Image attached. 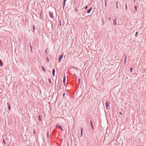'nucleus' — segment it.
Wrapping results in <instances>:
<instances>
[{
  "label": "nucleus",
  "instance_id": "obj_1",
  "mask_svg": "<svg viewBox=\"0 0 146 146\" xmlns=\"http://www.w3.org/2000/svg\"><path fill=\"white\" fill-rule=\"evenodd\" d=\"M81 87H82V86L81 85V84H80V85H79L78 86V88L77 89H78L79 87L80 88V89H79L78 90V91H77V94H79V93L81 92L82 90V88H81Z\"/></svg>",
  "mask_w": 146,
  "mask_h": 146
},
{
  "label": "nucleus",
  "instance_id": "obj_2",
  "mask_svg": "<svg viewBox=\"0 0 146 146\" xmlns=\"http://www.w3.org/2000/svg\"><path fill=\"white\" fill-rule=\"evenodd\" d=\"M56 128L60 129L62 131H64L63 129H62V126L59 125V123H57L56 124Z\"/></svg>",
  "mask_w": 146,
  "mask_h": 146
},
{
  "label": "nucleus",
  "instance_id": "obj_3",
  "mask_svg": "<svg viewBox=\"0 0 146 146\" xmlns=\"http://www.w3.org/2000/svg\"><path fill=\"white\" fill-rule=\"evenodd\" d=\"M33 43L32 41L31 42H30V47L31 49V52H32V47L33 46Z\"/></svg>",
  "mask_w": 146,
  "mask_h": 146
},
{
  "label": "nucleus",
  "instance_id": "obj_4",
  "mask_svg": "<svg viewBox=\"0 0 146 146\" xmlns=\"http://www.w3.org/2000/svg\"><path fill=\"white\" fill-rule=\"evenodd\" d=\"M49 14L50 17L52 19H53L54 18L53 13L51 12H49Z\"/></svg>",
  "mask_w": 146,
  "mask_h": 146
},
{
  "label": "nucleus",
  "instance_id": "obj_5",
  "mask_svg": "<svg viewBox=\"0 0 146 146\" xmlns=\"http://www.w3.org/2000/svg\"><path fill=\"white\" fill-rule=\"evenodd\" d=\"M63 54H61L60 55V56H59V60H58V61L59 62H61V60L62 59V58L63 57Z\"/></svg>",
  "mask_w": 146,
  "mask_h": 146
},
{
  "label": "nucleus",
  "instance_id": "obj_6",
  "mask_svg": "<svg viewBox=\"0 0 146 146\" xmlns=\"http://www.w3.org/2000/svg\"><path fill=\"white\" fill-rule=\"evenodd\" d=\"M106 108L107 109H108L110 107V105H109V103L108 102V101H106Z\"/></svg>",
  "mask_w": 146,
  "mask_h": 146
},
{
  "label": "nucleus",
  "instance_id": "obj_7",
  "mask_svg": "<svg viewBox=\"0 0 146 146\" xmlns=\"http://www.w3.org/2000/svg\"><path fill=\"white\" fill-rule=\"evenodd\" d=\"M113 25L114 26H116L117 25V19H115L113 21Z\"/></svg>",
  "mask_w": 146,
  "mask_h": 146
},
{
  "label": "nucleus",
  "instance_id": "obj_8",
  "mask_svg": "<svg viewBox=\"0 0 146 146\" xmlns=\"http://www.w3.org/2000/svg\"><path fill=\"white\" fill-rule=\"evenodd\" d=\"M66 78L65 76L64 75V76L63 78V82L64 85H65V82H66Z\"/></svg>",
  "mask_w": 146,
  "mask_h": 146
},
{
  "label": "nucleus",
  "instance_id": "obj_9",
  "mask_svg": "<svg viewBox=\"0 0 146 146\" xmlns=\"http://www.w3.org/2000/svg\"><path fill=\"white\" fill-rule=\"evenodd\" d=\"M90 124L91 125V126L92 129H94V127L93 125V124L91 120L90 121Z\"/></svg>",
  "mask_w": 146,
  "mask_h": 146
},
{
  "label": "nucleus",
  "instance_id": "obj_10",
  "mask_svg": "<svg viewBox=\"0 0 146 146\" xmlns=\"http://www.w3.org/2000/svg\"><path fill=\"white\" fill-rule=\"evenodd\" d=\"M66 1H67V0H64V1H63V8H64V7L65 6V3H66Z\"/></svg>",
  "mask_w": 146,
  "mask_h": 146
},
{
  "label": "nucleus",
  "instance_id": "obj_11",
  "mask_svg": "<svg viewBox=\"0 0 146 146\" xmlns=\"http://www.w3.org/2000/svg\"><path fill=\"white\" fill-rule=\"evenodd\" d=\"M3 64V63L1 60V59H0V66L1 67H2Z\"/></svg>",
  "mask_w": 146,
  "mask_h": 146
},
{
  "label": "nucleus",
  "instance_id": "obj_12",
  "mask_svg": "<svg viewBox=\"0 0 146 146\" xmlns=\"http://www.w3.org/2000/svg\"><path fill=\"white\" fill-rule=\"evenodd\" d=\"M52 72L53 76H54L55 73V69L54 68L53 69Z\"/></svg>",
  "mask_w": 146,
  "mask_h": 146
},
{
  "label": "nucleus",
  "instance_id": "obj_13",
  "mask_svg": "<svg viewBox=\"0 0 146 146\" xmlns=\"http://www.w3.org/2000/svg\"><path fill=\"white\" fill-rule=\"evenodd\" d=\"M92 9V7H91L90 8L88 11H87V12L88 13H89L91 11Z\"/></svg>",
  "mask_w": 146,
  "mask_h": 146
},
{
  "label": "nucleus",
  "instance_id": "obj_14",
  "mask_svg": "<svg viewBox=\"0 0 146 146\" xmlns=\"http://www.w3.org/2000/svg\"><path fill=\"white\" fill-rule=\"evenodd\" d=\"M41 116L40 115H39L38 116L39 120V121H40L41 122H42V119H41Z\"/></svg>",
  "mask_w": 146,
  "mask_h": 146
},
{
  "label": "nucleus",
  "instance_id": "obj_15",
  "mask_svg": "<svg viewBox=\"0 0 146 146\" xmlns=\"http://www.w3.org/2000/svg\"><path fill=\"white\" fill-rule=\"evenodd\" d=\"M82 6V5H79V6L78 7V8L79 10H81L82 9V8L81 6Z\"/></svg>",
  "mask_w": 146,
  "mask_h": 146
},
{
  "label": "nucleus",
  "instance_id": "obj_16",
  "mask_svg": "<svg viewBox=\"0 0 146 146\" xmlns=\"http://www.w3.org/2000/svg\"><path fill=\"white\" fill-rule=\"evenodd\" d=\"M33 32H34L35 30V27L34 25H33Z\"/></svg>",
  "mask_w": 146,
  "mask_h": 146
},
{
  "label": "nucleus",
  "instance_id": "obj_17",
  "mask_svg": "<svg viewBox=\"0 0 146 146\" xmlns=\"http://www.w3.org/2000/svg\"><path fill=\"white\" fill-rule=\"evenodd\" d=\"M127 59V56L126 55L125 57V59H124V64H125L126 63V60Z\"/></svg>",
  "mask_w": 146,
  "mask_h": 146
},
{
  "label": "nucleus",
  "instance_id": "obj_18",
  "mask_svg": "<svg viewBox=\"0 0 146 146\" xmlns=\"http://www.w3.org/2000/svg\"><path fill=\"white\" fill-rule=\"evenodd\" d=\"M43 13V11L42 10H41V11H40V17H41V19H42V13Z\"/></svg>",
  "mask_w": 146,
  "mask_h": 146
},
{
  "label": "nucleus",
  "instance_id": "obj_19",
  "mask_svg": "<svg viewBox=\"0 0 146 146\" xmlns=\"http://www.w3.org/2000/svg\"><path fill=\"white\" fill-rule=\"evenodd\" d=\"M125 9L126 11H127L128 10V8H127V3H126L125 4Z\"/></svg>",
  "mask_w": 146,
  "mask_h": 146
},
{
  "label": "nucleus",
  "instance_id": "obj_20",
  "mask_svg": "<svg viewBox=\"0 0 146 146\" xmlns=\"http://www.w3.org/2000/svg\"><path fill=\"white\" fill-rule=\"evenodd\" d=\"M48 81L51 84H52V81L51 79L50 78L48 79Z\"/></svg>",
  "mask_w": 146,
  "mask_h": 146
},
{
  "label": "nucleus",
  "instance_id": "obj_21",
  "mask_svg": "<svg viewBox=\"0 0 146 146\" xmlns=\"http://www.w3.org/2000/svg\"><path fill=\"white\" fill-rule=\"evenodd\" d=\"M49 131H47V137L48 138L49 137Z\"/></svg>",
  "mask_w": 146,
  "mask_h": 146
},
{
  "label": "nucleus",
  "instance_id": "obj_22",
  "mask_svg": "<svg viewBox=\"0 0 146 146\" xmlns=\"http://www.w3.org/2000/svg\"><path fill=\"white\" fill-rule=\"evenodd\" d=\"M134 8L135 9L136 11H137V6L136 5H135L134 6Z\"/></svg>",
  "mask_w": 146,
  "mask_h": 146
},
{
  "label": "nucleus",
  "instance_id": "obj_23",
  "mask_svg": "<svg viewBox=\"0 0 146 146\" xmlns=\"http://www.w3.org/2000/svg\"><path fill=\"white\" fill-rule=\"evenodd\" d=\"M42 68L44 72H46V70L45 69V68L42 66Z\"/></svg>",
  "mask_w": 146,
  "mask_h": 146
},
{
  "label": "nucleus",
  "instance_id": "obj_24",
  "mask_svg": "<svg viewBox=\"0 0 146 146\" xmlns=\"http://www.w3.org/2000/svg\"><path fill=\"white\" fill-rule=\"evenodd\" d=\"M3 144H4V145H5L6 144V142H5V140H4V139H3Z\"/></svg>",
  "mask_w": 146,
  "mask_h": 146
},
{
  "label": "nucleus",
  "instance_id": "obj_25",
  "mask_svg": "<svg viewBox=\"0 0 146 146\" xmlns=\"http://www.w3.org/2000/svg\"><path fill=\"white\" fill-rule=\"evenodd\" d=\"M8 109H9V110L10 111V109H11V107H10V105L9 104H8Z\"/></svg>",
  "mask_w": 146,
  "mask_h": 146
},
{
  "label": "nucleus",
  "instance_id": "obj_26",
  "mask_svg": "<svg viewBox=\"0 0 146 146\" xmlns=\"http://www.w3.org/2000/svg\"><path fill=\"white\" fill-rule=\"evenodd\" d=\"M78 83L80 85V84H81V82H80V78H79L78 80Z\"/></svg>",
  "mask_w": 146,
  "mask_h": 146
},
{
  "label": "nucleus",
  "instance_id": "obj_27",
  "mask_svg": "<svg viewBox=\"0 0 146 146\" xmlns=\"http://www.w3.org/2000/svg\"><path fill=\"white\" fill-rule=\"evenodd\" d=\"M118 1L116 2V7L117 9L118 8Z\"/></svg>",
  "mask_w": 146,
  "mask_h": 146
},
{
  "label": "nucleus",
  "instance_id": "obj_28",
  "mask_svg": "<svg viewBox=\"0 0 146 146\" xmlns=\"http://www.w3.org/2000/svg\"><path fill=\"white\" fill-rule=\"evenodd\" d=\"M82 128H81V136H82Z\"/></svg>",
  "mask_w": 146,
  "mask_h": 146
},
{
  "label": "nucleus",
  "instance_id": "obj_29",
  "mask_svg": "<svg viewBox=\"0 0 146 146\" xmlns=\"http://www.w3.org/2000/svg\"><path fill=\"white\" fill-rule=\"evenodd\" d=\"M75 12H76L78 11V9L77 8H76L75 10Z\"/></svg>",
  "mask_w": 146,
  "mask_h": 146
},
{
  "label": "nucleus",
  "instance_id": "obj_30",
  "mask_svg": "<svg viewBox=\"0 0 146 146\" xmlns=\"http://www.w3.org/2000/svg\"><path fill=\"white\" fill-rule=\"evenodd\" d=\"M138 34V32H137L136 33H135V36L136 37H137V35Z\"/></svg>",
  "mask_w": 146,
  "mask_h": 146
},
{
  "label": "nucleus",
  "instance_id": "obj_31",
  "mask_svg": "<svg viewBox=\"0 0 146 146\" xmlns=\"http://www.w3.org/2000/svg\"><path fill=\"white\" fill-rule=\"evenodd\" d=\"M130 71L131 72H132V70H133V68L132 67H131L130 68Z\"/></svg>",
  "mask_w": 146,
  "mask_h": 146
},
{
  "label": "nucleus",
  "instance_id": "obj_32",
  "mask_svg": "<svg viewBox=\"0 0 146 146\" xmlns=\"http://www.w3.org/2000/svg\"><path fill=\"white\" fill-rule=\"evenodd\" d=\"M60 25L61 26L62 25V22L60 20L59 21Z\"/></svg>",
  "mask_w": 146,
  "mask_h": 146
},
{
  "label": "nucleus",
  "instance_id": "obj_33",
  "mask_svg": "<svg viewBox=\"0 0 146 146\" xmlns=\"http://www.w3.org/2000/svg\"><path fill=\"white\" fill-rule=\"evenodd\" d=\"M46 59H47V61L48 62H49V60L48 59V57H47V58H46Z\"/></svg>",
  "mask_w": 146,
  "mask_h": 146
},
{
  "label": "nucleus",
  "instance_id": "obj_34",
  "mask_svg": "<svg viewBox=\"0 0 146 146\" xmlns=\"http://www.w3.org/2000/svg\"><path fill=\"white\" fill-rule=\"evenodd\" d=\"M105 6L106 7L107 6V4H106V0H105Z\"/></svg>",
  "mask_w": 146,
  "mask_h": 146
},
{
  "label": "nucleus",
  "instance_id": "obj_35",
  "mask_svg": "<svg viewBox=\"0 0 146 146\" xmlns=\"http://www.w3.org/2000/svg\"><path fill=\"white\" fill-rule=\"evenodd\" d=\"M59 88L60 89H62V87H61V85H60L59 86Z\"/></svg>",
  "mask_w": 146,
  "mask_h": 146
},
{
  "label": "nucleus",
  "instance_id": "obj_36",
  "mask_svg": "<svg viewBox=\"0 0 146 146\" xmlns=\"http://www.w3.org/2000/svg\"><path fill=\"white\" fill-rule=\"evenodd\" d=\"M47 49L48 50V48H47V49H46V50H45V53H46V54L47 53Z\"/></svg>",
  "mask_w": 146,
  "mask_h": 146
},
{
  "label": "nucleus",
  "instance_id": "obj_37",
  "mask_svg": "<svg viewBox=\"0 0 146 146\" xmlns=\"http://www.w3.org/2000/svg\"><path fill=\"white\" fill-rule=\"evenodd\" d=\"M33 132H34V134H35L36 132H35V130H34Z\"/></svg>",
  "mask_w": 146,
  "mask_h": 146
},
{
  "label": "nucleus",
  "instance_id": "obj_38",
  "mask_svg": "<svg viewBox=\"0 0 146 146\" xmlns=\"http://www.w3.org/2000/svg\"><path fill=\"white\" fill-rule=\"evenodd\" d=\"M65 93H64L63 94V97H64V96H65Z\"/></svg>",
  "mask_w": 146,
  "mask_h": 146
},
{
  "label": "nucleus",
  "instance_id": "obj_39",
  "mask_svg": "<svg viewBox=\"0 0 146 146\" xmlns=\"http://www.w3.org/2000/svg\"><path fill=\"white\" fill-rule=\"evenodd\" d=\"M88 8V6H86L85 8V9H86Z\"/></svg>",
  "mask_w": 146,
  "mask_h": 146
},
{
  "label": "nucleus",
  "instance_id": "obj_40",
  "mask_svg": "<svg viewBox=\"0 0 146 146\" xmlns=\"http://www.w3.org/2000/svg\"><path fill=\"white\" fill-rule=\"evenodd\" d=\"M121 114V115H122V113L121 112H119V113Z\"/></svg>",
  "mask_w": 146,
  "mask_h": 146
},
{
  "label": "nucleus",
  "instance_id": "obj_41",
  "mask_svg": "<svg viewBox=\"0 0 146 146\" xmlns=\"http://www.w3.org/2000/svg\"><path fill=\"white\" fill-rule=\"evenodd\" d=\"M109 19L110 20H111V18H110V17L109 18Z\"/></svg>",
  "mask_w": 146,
  "mask_h": 146
},
{
  "label": "nucleus",
  "instance_id": "obj_42",
  "mask_svg": "<svg viewBox=\"0 0 146 146\" xmlns=\"http://www.w3.org/2000/svg\"><path fill=\"white\" fill-rule=\"evenodd\" d=\"M56 130H54V131H53V132H56Z\"/></svg>",
  "mask_w": 146,
  "mask_h": 146
},
{
  "label": "nucleus",
  "instance_id": "obj_43",
  "mask_svg": "<svg viewBox=\"0 0 146 146\" xmlns=\"http://www.w3.org/2000/svg\"><path fill=\"white\" fill-rule=\"evenodd\" d=\"M82 94H81V95H80V96L79 97V98L80 97L82 96Z\"/></svg>",
  "mask_w": 146,
  "mask_h": 146
},
{
  "label": "nucleus",
  "instance_id": "obj_44",
  "mask_svg": "<svg viewBox=\"0 0 146 146\" xmlns=\"http://www.w3.org/2000/svg\"><path fill=\"white\" fill-rule=\"evenodd\" d=\"M74 68H75V69H77V70H77V68H75V67H74Z\"/></svg>",
  "mask_w": 146,
  "mask_h": 146
},
{
  "label": "nucleus",
  "instance_id": "obj_45",
  "mask_svg": "<svg viewBox=\"0 0 146 146\" xmlns=\"http://www.w3.org/2000/svg\"><path fill=\"white\" fill-rule=\"evenodd\" d=\"M135 2V0H134V2Z\"/></svg>",
  "mask_w": 146,
  "mask_h": 146
},
{
  "label": "nucleus",
  "instance_id": "obj_46",
  "mask_svg": "<svg viewBox=\"0 0 146 146\" xmlns=\"http://www.w3.org/2000/svg\"><path fill=\"white\" fill-rule=\"evenodd\" d=\"M67 146H69V145L68 144Z\"/></svg>",
  "mask_w": 146,
  "mask_h": 146
}]
</instances>
